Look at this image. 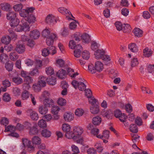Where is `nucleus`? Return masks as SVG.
<instances>
[{"label":"nucleus","instance_id":"nucleus-30","mask_svg":"<svg viewBox=\"0 0 154 154\" xmlns=\"http://www.w3.org/2000/svg\"><path fill=\"white\" fill-rule=\"evenodd\" d=\"M54 103L53 100H49L48 98L44 100L43 102L44 105L46 107H50Z\"/></svg>","mask_w":154,"mask_h":154},{"label":"nucleus","instance_id":"nucleus-24","mask_svg":"<svg viewBox=\"0 0 154 154\" xmlns=\"http://www.w3.org/2000/svg\"><path fill=\"white\" fill-rule=\"evenodd\" d=\"M6 17L8 20H11L16 18V14L14 11H10L7 14Z\"/></svg>","mask_w":154,"mask_h":154},{"label":"nucleus","instance_id":"nucleus-52","mask_svg":"<svg viewBox=\"0 0 154 154\" xmlns=\"http://www.w3.org/2000/svg\"><path fill=\"white\" fill-rule=\"evenodd\" d=\"M23 8V5L21 4H18L14 5L13 7V8L15 11L17 12L20 11Z\"/></svg>","mask_w":154,"mask_h":154},{"label":"nucleus","instance_id":"nucleus-5","mask_svg":"<svg viewBox=\"0 0 154 154\" xmlns=\"http://www.w3.org/2000/svg\"><path fill=\"white\" fill-rule=\"evenodd\" d=\"M34 7L28 8L26 9H23L20 12V15L23 17H27L30 13H32L35 10Z\"/></svg>","mask_w":154,"mask_h":154},{"label":"nucleus","instance_id":"nucleus-34","mask_svg":"<svg viewBox=\"0 0 154 154\" xmlns=\"http://www.w3.org/2000/svg\"><path fill=\"white\" fill-rule=\"evenodd\" d=\"M62 128L63 131L66 133L71 130V127L70 125L67 124H64L62 125Z\"/></svg>","mask_w":154,"mask_h":154},{"label":"nucleus","instance_id":"nucleus-39","mask_svg":"<svg viewBox=\"0 0 154 154\" xmlns=\"http://www.w3.org/2000/svg\"><path fill=\"white\" fill-rule=\"evenodd\" d=\"M81 38L83 40V42L87 43L90 39V36L88 34L85 33L81 35Z\"/></svg>","mask_w":154,"mask_h":154},{"label":"nucleus","instance_id":"nucleus-40","mask_svg":"<svg viewBox=\"0 0 154 154\" xmlns=\"http://www.w3.org/2000/svg\"><path fill=\"white\" fill-rule=\"evenodd\" d=\"M13 81L17 85L21 84L23 82V79L20 77H15L13 78Z\"/></svg>","mask_w":154,"mask_h":154},{"label":"nucleus","instance_id":"nucleus-35","mask_svg":"<svg viewBox=\"0 0 154 154\" xmlns=\"http://www.w3.org/2000/svg\"><path fill=\"white\" fill-rule=\"evenodd\" d=\"M40 80L38 81L39 85L40 86L43 87L46 86V82L45 81L46 80V78L44 76H40Z\"/></svg>","mask_w":154,"mask_h":154},{"label":"nucleus","instance_id":"nucleus-26","mask_svg":"<svg viewBox=\"0 0 154 154\" xmlns=\"http://www.w3.org/2000/svg\"><path fill=\"white\" fill-rule=\"evenodd\" d=\"M48 83L52 85H55L56 83V80L55 77L53 76L48 77L46 79Z\"/></svg>","mask_w":154,"mask_h":154},{"label":"nucleus","instance_id":"nucleus-21","mask_svg":"<svg viewBox=\"0 0 154 154\" xmlns=\"http://www.w3.org/2000/svg\"><path fill=\"white\" fill-rule=\"evenodd\" d=\"M67 72L68 74L72 78H75L79 75L77 72H74V70L71 68H68Z\"/></svg>","mask_w":154,"mask_h":154},{"label":"nucleus","instance_id":"nucleus-49","mask_svg":"<svg viewBox=\"0 0 154 154\" xmlns=\"http://www.w3.org/2000/svg\"><path fill=\"white\" fill-rule=\"evenodd\" d=\"M84 112V110L81 108H78L75 111V115L78 117L82 116Z\"/></svg>","mask_w":154,"mask_h":154},{"label":"nucleus","instance_id":"nucleus-50","mask_svg":"<svg viewBox=\"0 0 154 154\" xmlns=\"http://www.w3.org/2000/svg\"><path fill=\"white\" fill-rule=\"evenodd\" d=\"M1 8L5 11H8L10 8V5L8 3H4L1 4Z\"/></svg>","mask_w":154,"mask_h":154},{"label":"nucleus","instance_id":"nucleus-38","mask_svg":"<svg viewBox=\"0 0 154 154\" xmlns=\"http://www.w3.org/2000/svg\"><path fill=\"white\" fill-rule=\"evenodd\" d=\"M82 56L83 59L87 60L90 58V54L88 51L85 50L82 52Z\"/></svg>","mask_w":154,"mask_h":154},{"label":"nucleus","instance_id":"nucleus-55","mask_svg":"<svg viewBox=\"0 0 154 154\" xmlns=\"http://www.w3.org/2000/svg\"><path fill=\"white\" fill-rule=\"evenodd\" d=\"M3 99L4 101L5 102L9 101L11 99V97L9 94L7 93H5L3 95Z\"/></svg>","mask_w":154,"mask_h":154},{"label":"nucleus","instance_id":"nucleus-29","mask_svg":"<svg viewBox=\"0 0 154 154\" xmlns=\"http://www.w3.org/2000/svg\"><path fill=\"white\" fill-rule=\"evenodd\" d=\"M9 58L7 55L3 53L0 56V62L5 63L7 62Z\"/></svg>","mask_w":154,"mask_h":154},{"label":"nucleus","instance_id":"nucleus-19","mask_svg":"<svg viewBox=\"0 0 154 154\" xmlns=\"http://www.w3.org/2000/svg\"><path fill=\"white\" fill-rule=\"evenodd\" d=\"M143 55L145 57H149L151 56L152 53V50L148 48H146L143 50Z\"/></svg>","mask_w":154,"mask_h":154},{"label":"nucleus","instance_id":"nucleus-1","mask_svg":"<svg viewBox=\"0 0 154 154\" xmlns=\"http://www.w3.org/2000/svg\"><path fill=\"white\" fill-rule=\"evenodd\" d=\"M88 69L89 71L92 74L96 72H100L103 69V65L101 62L97 61L95 62L93 67L92 65H89Z\"/></svg>","mask_w":154,"mask_h":154},{"label":"nucleus","instance_id":"nucleus-53","mask_svg":"<svg viewBox=\"0 0 154 154\" xmlns=\"http://www.w3.org/2000/svg\"><path fill=\"white\" fill-rule=\"evenodd\" d=\"M10 58L11 60L13 61H15L18 58L17 54L15 52L11 53L9 55Z\"/></svg>","mask_w":154,"mask_h":154},{"label":"nucleus","instance_id":"nucleus-31","mask_svg":"<svg viewBox=\"0 0 154 154\" xmlns=\"http://www.w3.org/2000/svg\"><path fill=\"white\" fill-rule=\"evenodd\" d=\"M26 20L29 23H33L36 21V17L32 14H29L27 17Z\"/></svg>","mask_w":154,"mask_h":154},{"label":"nucleus","instance_id":"nucleus-14","mask_svg":"<svg viewBox=\"0 0 154 154\" xmlns=\"http://www.w3.org/2000/svg\"><path fill=\"white\" fill-rule=\"evenodd\" d=\"M32 141L33 145H38L41 143L42 140L41 138L37 136H35L32 139Z\"/></svg>","mask_w":154,"mask_h":154},{"label":"nucleus","instance_id":"nucleus-28","mask_svg":"<svg viewBox=\"0 0 154 154\" xmlns=\"http://www.w3.org/2000/svg\"><path fill=\"white\" fill-rule=\"evenodd\" d=\"M42 135L44 137L48 138L50 137L51 135V132L50 131L45 129L43 130L41 132Z\"/></svg>","mask_w":154,"mask_h":154},{"label":"nucleus","instance_id":"nucleus-25","mask_svg":"<svg viewBox=\"0 0 154 154\" xmlns=\"http://www.w3.org/2000/svg\"><path fill=\"white\" fill-rule=\"evenodd\" d=\"M65 136L68 139H76V136L75 135L74 132L71 130L65 133Z\"/></svg>","mask_w":154,"mask_h":154},{"label":"nucleus","instance_id":"nucleus-17","mask_svg":"<svg viewBox=\"0 0 154 154\" xmlns=\"http://www.w3.org/2000/svg\"><path fill=\"white\" fill-rule=\"evenodd\" d=\"M73 131L75 136H79L83 133V130L81 127H75L74 128Z\"/></svg>","mask_w":154,"mask_h":154},{"label":"nucleus","instance_id":"nucleus-46","mask_svg":"<svg viewBox=\"0 0 154 154\" xmlns=\"http://www.w3.org/2000/svg\"><path fill=\"white\" fill-rule=\"evenodd\" d=\"M15 130V127L12 125H9L5 127V132L10 131L11 132L14 131Z\"/></svg>","mask_w":154,"mask_h":154},{"label":"nucleus","instance_id":"nucleus-7","mask_svg":"<svg viewBox=\"0 0 154 154\" xmlns=\"http://www.w3.org/2000/svg\"><path fill=\"white\" fill-rule=\"evenodd\" d=\"M57 38V35L56 34L51 33L50 36L47 38L46 42L47 45L50 46L53 45L54 39Z\"/></svg>","mask_w":154,"mask_h":154},{"label":"nucleus","instance_id":"nucleus-58","mask_svg":"<svg viewBox=\"0 0 154 154\" xmlns=\"http://www.w3.org/2000/svg\"><path fill=\"white\" fill-rule=\"evenodd\" d=\"M56 65L60 67H63L64 64V61L62 59H58L56 61Z\"/></svg>","mask_w":154,"mask_h":154},{"label":"nucleus","instance_id":"nucleus-63","mask_svg":"<svg viewBox=\"0 0 154 154\" xmlns=\"http://www.w3.org/2000/svg\"><path fill=\"white\" fill-rule=\"evenodd\" d=\"M49 54L52 55L56 54L57 53L56 48L54 46H51L49 50Z\"/></svg>","mask_w":154,"mask_h":154},{"label":"nucleus","instance_id":"nucleus-61","mask_svg":"<svg viewBox=\"0 0 154 154\" xmlns=\"http://www.w3.org/2000/svg\"><path fill=\"white\" fill-rule=\"evenodd\" d=\"M50 33V30L47 28L45 29L42 32V35L46 38L48 37V36Z\"/></svg>","mask_w":154,"mask_h":154},{"label":"nucleus","instance_id":"nucleus-23","mask_svg":"<svg viewBox=\"0 0 154 154\" xmlns=\"http://www.w3.org/2000/svg\"><path fill=\"white\" fill-rule=\"evenodd\" d=\"M134 35L138 37L142 36L143 34V31L140 29L136 28L133 30Z\"/></svg>","mask_w":154,"mask_h":154},{"label":"nucleus","instance_id":"nucleus-15","mask_svg":"<svg viewBox=\"0 0 154 154\" xmlns=\"http://www.w3.org/2000/svg\"><path fill=\"white\" fill-rule=\"evenodd\" d=\"M57 75L59 78L63 79L66 77L67 73L65 70L61 69L57 72Z\"/></svg>","mask_w":154,"mask_h":154},{"label":"nucleus","instance_id":"nucleus-51","mask_svg":"<svg viewBox=\"0 0 154 154\" xmlns=\"http://www.w3.org/2000/svg\"><path fill=\"white\" fill-rule=\"evenodd\" d=\"M29 93L26 91H25L22 94V99L23 100H26L29 97Z\"/></svg>","mask_w":154,"mask_h":154},{"label":"nucleus","instance_id":"nucleus-18","mask_svg":"<svg viewBox=\"0 0 154 154\" xmlns=\"http://www.w3.org/2000/svg\"><path fill=\"white\" fill-rule=\"evenodd\" d=\"M128 48L133 52H137L138 50V47L135 43H131L128 45Z\"/></svg>","mask_w":154,"mask_h":154},{"label":"nucleus","instance_id":"nucleus-36","mask_svg":"<svg viewBox=\"0 0 154 154\" xmlns=\"http://www.w3.org/2000/svg\"><path fill=\"white\" fill-rule=\"evenodd\" d=\"M13 63L11 61L6 62L5 64V68L8 71H11L13 69Z\"/></svg>","mask_w":154,"mask_h":154},{"label":"nucleus","instance_id":"nucleus-4","mask_svg":"<svg viewBox=\"0 0 154 154\" xmlns=\"http://www.w3.org/2000/svg\"><path fill=\"white\" fill-rule=\"evenodd\" d=\"M30 27L27 23L25 22L21 24H18L15 29V30L17 32L24 31L25 32L29 31Z\"/></svg>","mask_w":154,"mask_h":154},{"label":"nucleus","instance_id":"nucleus-42","mask_svg":"<svg viewBox=\"0 0 154 154\" xmlns=\"http://www.w3.org/2000/svg\"><path fill=\"white\" fill-rule=\"evenodd\" d=\"M88 101L89 103L91 104V106H95L96 104L99 105L98 102L94 97H92L89 98L88 99Z\"/></svg>","mask_w":154,"mask_h":154},{"label":"nucleus","instance_id":"nucleus-45","mask_svg":"<svg viewBox=\"0 0 154 154\" xmlns=\"http://www.w3.org/2000/svg\"><path fill=\"white\" fill-rule=\"evenodd\" d=\"M38 126L41 128H45L47 126V123L46 121L43 119L39 120L38 122Z\"/></svg>","mask_w":154,"mask_h":154},{"label":"nucleus","instance_id":"nucleus-6","mask_svg":"<svg viewBox=\"0 0 154 154\" xmlns=\"http://www.w3.org/2000/svg\"><path fill=\"white\" fill-rule=\"evenodd\" d=\"M58 11L61 13L64 14L66 15V18L68 20H71L72 19L69 17V16H71L72 17L70 12L68 9L63 7H61L58 9Z\"/></svg>","mask_w":154,"mask_h":154},{"label":"nucleus","instance_id":"nucleus-41","mask_svg":"<svg viewBox=\"0 0 154 154\" xmlns=\"http://www.w3.org/2000/svg\"><path fill=\"white\" fill-rule=\"evenodd\" d=\"M131 29V27L129 24H123L122 29L123 30L124 32H129Z\"/></svg>","mask_w":154,"mask_h":154},{"label":"nucleus","instance_id":"nucleus-11","mask_svg":"<svg viewBox=\"0 0 154 154\" xmlns=\"http://www.w3.org/2000/svg\"><path fill=\"white\" fill-rule=\"evenodd\" d=\"M82 50V48L81 45H76L74 52L75 57L77 58L81 56V51Z\"/></svg>","mask_w":154,"mask_h":154},{"label":"nucleus","instance_id":"nucleus-3","mask_svg":"<svg viewBox=\"0 0 154 154\" xmlns=\"http://www.w3.org/2000/svg\"><path fill=\"white\" fill-rule=\"evenodd\" d=\"M114 113L115 117L119 118L121 122H124L126 120L127 118L126 115L124 113H122L119 109H116L114 111Z\"/></svg>","mask_w":154,"mask_h":154},{"label":"nucleus","instance_id":"nucleus-8","mask_svg":"<svg viewBox=\"0 0 154 154\" xmlns=\"http://www.w3.org/2000/svg\"><path fill=\"white\" fill-rule=\"evenodd\" d=\"M63 117L66 121L69 122L73 120L74 114L71 112H66L63 115Z\"/></svg>","mask_w":154,"mask_h":154},{"label":"nucleus","instance_id":"nucleus-43","mask_svg":"<svg viewBox=\"0 0 154 154\" xmlns=\"http://www.w3.org/2000/svg\"><path fill=\"white\" fill-rule=\"evenodd\" d=\"M8 32L10 34V36L11 38V39H12L15 40L17 39V35L11 29H9L8 30Z\"/></svg>","mask_w":154,"mask_h":154},{"label":"nucleus","instance_id":"nucleus-12","mask_svg":"<svg viewBox=\"0 0 154 154\" xmlns=\"http://www.w3.org/2000/svg\"><path fill=\"white\" fill-rule=\"evenodd\" d=\"M105 54L103 50H98L94 53L95 57L97 59H102Z\"/></svg>","mask_w":154,"mask_h":154},{"label":"nucleus","instance_id":"nucleus-64","mask_svg":"<svg viewBox=\"0 0 154 154\" xmlns=\"http://www.w3.org/2000/svg\"><path fill=\"white\" fill-rule=\"evenodd\" d=\"M34 61L30 59H27L25 61V64L28 66H32L34 63Z\"/></svg>","mask_w":154,"mask_h":154},{"label":"nucleus","instance_id":"nucleus-44","mask_svg":"<svg viewBox=\"0 0 154 154\" xmlns=\"http://www.w3.org/2000/svg\"><path fill=\"white\" fill-rule=\"evenodd\" d=\"M45 72L47 74L49 75H51L54 73V70L51 66L46 67L45 69Z\"/></svg>","mask_w":154,"mask_h":154},{"label":"nucleus","instance_id":"nucleus-60","mask_svg":"<svg viewBox=\"0 0 154 154\" xmlns=\"http://www.w3.org/2000/svg\"><path fill=\"white\" fill-rule=\"evenodd\" d=\"M115 25L118 30L120 31L122 29L123 24H122L121 22L119 21L116 22L115 23Z\"/></svg>","mask_w":154,"mask_h":154},{"label":"nucleus","instance_id":"nucleus-32","mask_svg":"<svg viewBox=\"0 0 154 154\" xmlns=\"http://www.w3.org/2000/svg\"><path fill=\"white\" fill-rule=\"evenodd\" d=\"M20 23V21L17 18H14L11 20L10 25L12 27H16Z\"/></svg>","mask_w":154,"mask_h":154},{"label":"nucleus","instance_id":"nucleus-27","mask_svg":"<svg viewBox=\"0 0 154 154\" xmlns=\"http://www.w3.org/2000/svg\"><path fill=\"white\" fill-rule=\"evenodd\" d=\"M109 132L107 130H105L103 132V135H99L97 136V137L100 139H102L104 137L106 139H108L109 137Z\"/></svg>","mask_w":154,"mask_h":154},{"label":"nucleus","instance_id":"nucleus-56","mask_svg":"<svg viewBox=\"0 0 154 154\" xmlns=\"http://www.w3.org/2000/svg\"><path fill=\"white\" fill-rule=\"evenodd\" d=\"M22 142L23 144L25 147H27L31 145V141L27 139L23 138L22 139Z\"/></svg>","mask_w":154,"mask_h":154},{"label":"nucleus","instance_id":"nucleus-13","mask_svg":"<svg viewBox=\"0 0 154 154\" xmlns=\"http://www.w3.org/2000/svg\"><path fill=\"white\" fill-rule=\"evenodd\" d=\"M90 111L93 114H97L100 111L99 107L98 104H96L95 106H91L90 107Z\"/></svg>","mask_w":154,"mask_h":154},{"label":"nucleus","instance_id":"nucleus-59","mask_svg":"<svg viewBox=\"0 0 154 154\" xmlns=\"http://www.w3.org/2000/svg\"><path fill=\"white\" fill-rule=\"evenodd\" d=\"M38 132V129L35 127H33L30 128L29 133L31 135H34L37 134Z\"/></svg>","mask_w":154,"mask_h":154},{"label":"nucleus","instance_id":"nucleus-22","mask_svg":"<svg viewBox=\"0 0 154 154\" xmlns=\"http://www.w3.org/2000/svg\"><path fill=\"white\" fill-rule=\"evenodd\" d=\"M101 118L99 116H96L94 117L92 119L93 123L95 125H98L101 122Z\"/></svg>","mask_w":154,"mask_h":154},{"label":"nucleus","instance_id":"nucleus-20","mask_svg":"<svg viewBox=\"0 0 154 154\" xmlns=\"http://www.w3.org/2000/svg\"><path fill=\"white\" fill-rule=\"evenodd\" d=\"M38 110L40 113L42 115H45L47 113L48 109L45 106L42 105L38 107Z\"/></svg>","mask_w":154,"mask_h":154},{"label":"nucleus","instance_id":"nucleus-47","mask_svg":"<svg viewBox=\"0 0 154 154\" xmlns=\"http://www.w3.org/2000/svg\"><path fill=\"white\" fill-rule=\"evenodd\" d=\"M129 129L131 132L133 133H136L138 131L137 127L134 124H132L130 125Z\"/></svg>","mask_w":154,"mask_h":154},{"label":"nucleus","instance_id":"nucleus-57","mask_svg":"<svg viewBox=\"0 0 154 154\" xmlns=\"http://www.w3.org/2000/svg\"><path fill=\"white\" fill-rule=\"evenodd\" d=\"M100 46L98 43L94 41L92 42L91 44V48L94 51L96 50Z\"/></svg>","mask_w":154,"mask_h":154},{"label":"nucleus","instance_id":"nucleus-48","mask_svg":"<svg viewBox=\"0 0 154 154\" xmlns=\"http://www.w3.org/2000/svg\"><path fill=\"white\" fill-rule=\"evenodd\" d=\"M31 118L34 120H37L38 119V113L35 111H32L30 114Z\"/></svg>","mask_w":154,"mask_h":154},{"label":"nucleus","instance_id":"nucleus-16","mask_svg":"<svg viewBox=\"0 0 154 154\" xmlns=\"http://www.w3.org/2000/svg\"><path fill=\"white\" fill-rule=\"evenodd\" d=\"M29 35L31 38L35 39L39 37L40 35V33L38 31L34 30L30 32Z\"/></svg>","mask_w":154,"mask_h":154},{"label":"nucleus","instance_id":"nucleus-9","mask_svg":"<svg viewBox=\"0 0 154 154\" xmlns=\"http://www.w3.org/2000/svg\"><path fill=\"white\" fill-rule=\"evenodd\" d=\"M15 50L18 53L22 54L25 50V46L23 44H20V41H19L17 45Z\"/></svg>","mask_w":154,"mask_h":154},{"label":"nucleus","instance_id":"nucleus-10","mask_svg":"<svg viewBox=\"0 0 154 154\" xmlns=\"http://www.w3.org/2000/svg\"><path fill=\"white\" fill-rule=\"evenodd\" d=\"M46 21L48 23H55L57 22V19L53 15L49 14L46 18Z\"/></svg>","mask_w":154,"mask_h":154},{"label":"nucleus","instance_id":"nucleus-2","mask_svg":"<svg viewBox=\"0 0 154 154\" xmlns=\"http://www.w3.org/2000/svg\"><path fill=\"white\" fill-rule=\"evenodd\" d=\"M79 79L81 80V82H78L76 80H74L72 81L71 84L75 89L78 88L80 91H84L86 88V86L84 82V80L81 78H79Z\"/></svg>","mask_w":154,"mask_h":154},{"label":"nucleus","instance_id":"nucleus-54","mask_svg":"<svg viewBox=\"0 0 154 154\" xmlns=\"http://www.w3.org/2000/svg\"><path fill=\"white\" fill-rule=\"evenodd\" d=\"M57 102L59 105L61 106H63L66 105V101L65 99L63 98H59L57 100Z\"/></svg>","mask_w":154,"mask_h":154},{"label":"nucleus","instance_id":"nucleus-33","mask_svg":"<svg viewBox=\"0 0 154 154\" xmlns=\"http://www.w3.org/2000/svg\"><path fill=\"white\" fill-rule=\"evenodd\" d=\"M11 41V38L10 36L6 35L3 37L1 39L2 42L5 44H9Z\"/></svg>","mask_w":154,"mask_h":154},{"label":"nucleus","instance_id":"nucleus-37","mask_svg":"<svg viewBox=\"0 0 154 154\" xmlns=\"http://www.w3.org/2000/svg\"><path fill=\"white\" fill-rule=\"evenodd\" d=\"M60 108L57 106H53L51 109V113L54 115H57L60 110Z\"/></svg>","mask_w":154,"mask_h":154},{"label":"nucleus","instance_id":"nucleus-62","mask_svg":"<svg viewBox=\"0 0 154 154\" xmlns=\"http://www.w3.org/2000/svg\"><path fill=\"white\" fill-rule=\"evenodd\" d=\"M60 34L63 37H66L68 35V32L67 29L63 28H62L60 30Z\"/></svg>","mask_w":154,"mask_h":154}]
</instances>
